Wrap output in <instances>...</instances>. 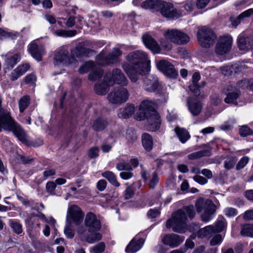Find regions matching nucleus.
I'll list each match as a JSON object with an SVG mask.
<instances>
[{
    "mask_svg": "<svg viewBox=\"0 0 253 253\" xmlns=\"http://www.w3.org/2000/svg\"><path fill=\"white\" fill-rule=\"evenodd\" d=\"M196 215L194 206L192 205L184 206L172 214V218L167 220L166 226L168 228L172 227L174 232L183 233L185 232L187 216L193 218Z\"/></svg>",
    "mask_w": 253,
    "mask_h": 253,
    "instance_id": "nucleus-1",
    "label": "nucleus"
},
{
    "mask_svg": "<svg viewBox=\"0 0 253 253\" xmlns=\"http://www.w3.org/2000/svg\"><path fill=\"white\" fill-rule=\"evenodd\" d=\"M153 106L154 104L151 101L146 100L142 101L135 119L139 121L146 119L148 122L149 130L155 131L159 129L161 121L160 116Z\"/></svg>",
    "mask_w": 253,
    "mask_h": 253,
    "instance_id": "nucleus-2",
    "label": "nucleus"
},
{
    "mask_svg": "<svg viewBox=\"0 0 253 253\" xmlns=\"http://www.w3.org/2000/svg\"><path fill=\"white\" fill-rule=\"evenodd\" d=\"M2 128L12 131L22 143L27 142L26 135L23 129L13 121L9 112L3 109L0 110V132Z\"/></svg>",
    "mask_w": 253,
    "mask_h": 253,
    "instance_id": "nucleus-3",
    "label": "nucleus"
},
{
    "mask_svg": "<svg viewBox=\"0 0 253 253\" xmlns=\"http://www.w3.org/2000/svg\"><path fill=\"white\" fill-rule=\"evenodd\" d=\"M195 208L198 213L204 211L201 215V218L205 222H209L212 218L216 211V206L212 201L203 198H199L196 200Z\"/></svg>",
    "mask_w": 253,
    "mask_h": 253,
    "instance_id": "nucleus-4",
    "label": "nucleus"
},
{
    "mask_svg": "<svg viewBox=\"0 0 253 253\" xmlns=\"http://www.w3.org/2000/svg\"><path fill=\"white\" fill-rule=\"evenodd\" d=\"M122 54L123 51L120 48L115 47L108 55H106L103 51L100 52L96 57V62L98 65L101 66L116 64L120 63V57Z\"/></svg>",
    "mask_w": 253,
    "mask_h": 253,
    "instance_id": "nucleus-5",
    "label": "nucleus"
},
{
    "mask_svg": "<svg viewBox=\"0 0 253 253\" xmlns=\"http://www.w3.org/2000/svg\"><path fill=\"white\" fill-rule=\"evenodd\" d=\"M126 59L131 64V66L143 68L145 64L150 69V61L148 59L146 54L142 51L137 50L129 53L126 56Z\"/></svg>",
    "mask_w": 253,
    "mask_h": 253,
    "instance_id": "nucleus-6",
    "label": "nucleus"
},
{
    "mask_svg": "<svg viewBox=\"0 0 253 253\" xmlns=\"http://www.w3.org/2000/svg\"><path fill=\"white\" fill-rule=\"evenodd\" d=\"M129 96L128 90L123 86L114 88L107 96L109 102L113 104H121L127 101Z\"/></svg>",
    "mask_w": 253,
    "mask_h": 253,
    "instance_id": "nucleus-7",
    "label": "nucleus"
},
{
    "mask_svg": "<svg viewBox=\"0 0 253 253\" xmlns=\"http://www.w3.org/2000/svg\"><path fill=\"white\" fill-rule=\"evenodd\" d=\"M197 38L202 47L209 48L213 44L216 36L211 29L203 27L198 31Z\"/></svg>",
    "mask_w": 253,
    "mask_h": 253,
    "instance_id": "nucleus-8",
    "label": "nucleus"
},
{
    "mask_svg": "<svg viewBox=\"0 0 253 253\" xmlns=\"http://www.w3.org/2000/svg\"><path fill=\"white\" fill-rule=\"evenodd\" d=\"M105 76H106V81L112 86L116 84L122 86H125L127 85L128 84V80L120 69L114 68L112 72H107Z\"/></svg>",
    "mask_w": 253,
    "mask_h": 253,
    "instance_id": "nucleus-9",
    "label": "nucleus"
},
{
    "mask_svg": "<svg viewBox=\"0 0 253 253\" xmlns=\"http://www.w3.org/2000/svg\"><path fill=\"white\" fill-rule=\"evenodd\" d=\"M166 39L178 45L185 44L190 41L189 36L177 29H168L164 33Z\"/></svg>",
    "mask_w": 253,
    "mask_h": 253,
    "instance_id": "nucleus-10",
    "label": "nucleus"
},
{
    "mask_svg": "<svg viewBox=\"0 0 253 253\" xmlns=\"http://www.w3.org/2000/svg\"><path fill=\"white\" fill-rule=\"evenodd\" d=\"M122 67L131 81L134 83L137 81L138 75L145 74L150 70V69H149L147 65L145 64L143 68H140L131 66L128 63L124 62L122 64Z\"/></svg>",
    "mask_w": 253,
    "mask_h": 253,
    "instance_id": "nucleus-11",
    "label": "nucleus"
},
{
    "mask_svg": "<svg viewBox=\"0 0 253 253\" xmlns=\"http://www.w3.org/2000/svg\"><path fill=\"white\" fill-rule=\"evenodd\" d=\"M84 214L81 209L77 205H72L68 209L67 215V221L70 224L72 223L80 224L84 219Z\"/></svg>",
    "mask_w": 253,
    "mask_h": 253,
    "instance_id": "nucleus-12",
    "label": "nucleus"
},
{
    "mask_svg": "<svg viewBox=\"0 0 253 253\" xmlns=\"http://www.w3.org/2000/svg\"><path fill=\"white\" fill-rule=\"evenodd\" d=\"M159 4V11L164 17L168 19H173L180 16V14L174 8L172 3L160 0Z\"/></svg>",
    "mask_w": 253,
    "mask_h": 253,
    "instance_id": "nucleus-13",
    "label": "nucleus"
},
{
    "mask_svg": "<svg viewBox=\"0 0 253 253\" xmlns=\"http://www.w3.org/2000/svg\"><path fill=\"white\" fill-rule=\"evenodd\" d=\"M84 225L90 233L98 232L101 227L100 221L97 219L96 215L92 212H88L86 214Z\"/></svg>",
    "mask_w": 253,
    "mask_h": 253,
    "instance_id": "nucleus-14",
    "label": "nucleus"
},
{
    "mask_svg": "<svg viewBox=\"0 0 253 253\" xmlns=\"http://www.w3.org/2000/svg\"><path fill=\"white\" fill-rule=\"evenodd\" d=\"M232 38L230 36L227 35L220 37L215 47V51L219 55H224L229 52L231 48Z\"/></svg>",
    "mask_w": 253,
    "mask_h": 253,
    "instance_id": "nucleus-15",
    "label": "nucleus"
},
{
    "mask_svg": "<svg viewBox=\"0 0 253 253\" xmlns=\"http://www.w3.org/2000/svg\"><path fill=\"white\" fill-rule=\"evenodd\" d=\"M157 67L160 71L169 77L175 78L178 75L173 65L167 60L159 61L157 63Z\"/></svg>",
    "mask_w": 253,
    "mask_h": 253,
    "instance_id": "nucleus-16",
    "label": "nucleus"
},
{
    "mask_svg": "<svg viewBox=\"0 0 253 253\" xmlns=\"http://www.w3.org/2000/svg\"><path fill=\"white\" fill-rule=\"evenodd\" d=\"M184 236H179L175 234L166 235L162 239L164 244L173 248L179 246L184 240Z\"/></svg>",
    "mask_w": 253,
    "mask_h": 253,
    "instance_id": "nucleus-17",
    "label": "nucleus"
},
{
    "mask_svg": "<svg viewBox=\"0 0 253 253\" xmlns=\"http://www.w3.org/2000/svg\"><path fill=\"white\" fill-rule=\"evenodd\" d=\"M54 61L55 65L63 64L68 65L70 63V58L68 51L65 47H61L54 55Z\"/></svg>",
    "mask_w": 253,
    "mask_h": 253,
    "instance_id": "nucleus-18",
    "label": "nucleus"
},
{
    "mask_svg": "<svg viewBox=\"0 0 253 253\" xmlns=\"http://www.w3.org/2000/svg\"><path fill=\"white\" fill-rule=\"evenodd\" d=\"M143 86L148 92L155 91L159 86L158 79L152 75H148L143 79Z\"/></svg>",
    "mask_w": 253,
    "mask_h": 253,
    "instance_id": "nucleus-19",
    "label": "nucleus"
},
{
    "mask_svg": "<svg viewBox=\"0 0 253 253\" xmlns=\"http://www.w3.org/2000/svg\"><path fill=\"white\" fill-rule=\"evenodd\" d=\"M187 103L188 109L193 116H197L200 114L202 109L201 101L195 98L188 97Z\"/></svg>",
    "mask_w": 253,
    "mask_h": 253,
    "instance_id": "nucleus-20",
    "label": "nucleus"
},
{
    "mask_svg": "<svg viewBox=\"0 0 253 253\" xmlns=\"http://www.w3.org/2000/svg\"><path fill=\"white\" fill-rule=\"evenodd\" d=\"M142 40L145 45L154 53H159L161 47L157 42L149 35L144 34Z\"/></svg>",
    "mask_w": 253,
    "mask_h": 253,
    "instance_id": "nucleus-21",
    "label": "nucleus"
},
{
    "mask_svg": "<svg viewBox=\"0 0 253 253\" xmlns=\"http://www.w3.org/2000/svg\"><path fill=\"white\" fill-rule=\"evenodd\" d=\"M28 50L33 58L39 61L42 60V56L44 52V48L42 45H38L35 42H31Z\"/></svg>",
    "mask_w": 253,
    "mask_h": 253,
    "instance_id": "nucleus-22",
    "label": "nucleus"
},
{
    "mask_svg": "<svg viewBox=\"0 0 253 253\" xmlns=\"http://www.w3.org/2000/svg\"><path fill=\"white\" fill-rule=\"evenodd\" d=\"M135 110L133 105L127 104L125 108L119 110L118 116L120 118L127 119L134 113Z\"/></svg>",
    "mask_w": 253,
    "mask_h": 253,
    "instance_id": "nucleus-23",
    "label": "nucleus"
},
{
    "mask_svg": "<svg viewBox=\"0 0 253 253\" xmlns=\"http://www.w3.org/2000/svg\"><path fill=\"white\" fill-rule=\"evenodd\" d=\"M112 85L110 83L106 81V76L103 77V82L101 83H98L94 86V91L98 95H104L109 90V87Z\"/></svg>",
    "mask_w": 253,
    "mask_h": 253,
    "instance_id": "nucleus-24",
    "label": "nucleus"
},
{
    "mask_svg": "<svg viewBox=\"0 0 253 253\" xmlns=\"http://www.w3.org/2000/svg\"><path fill=\"white\" fill-rule=\"evenodd\" d=\"M93 52V50L84 47V42L79 43L75 48L76 56L78 57L82 56L88 57Z\"/></svg>",
    "mask_w": 253,
    "mask_h": 253,
    "instance_id": "nucleus-25",
    "label": "nucleus"
},
{
    "mask_svg": "<svg viewBox=\"0 0 253 253\" xmlns=\"http://www.w3.org/2000/svg\"><path fill=\"white\" fill-rule=\"evenodd\" d=\"M200 78L201 75L199 72L194 73L192 76V84L189 86L190 90L194 93L196 95L199 94L200 86L198 83Z\"/></svg>",
    "mask_w": 253,
    "mask_h": 253,
    "instance_id": "nucleus-26",
    "label": "nucleus"
},
{
    "mask_svg": "<svg viewBox=\"0 0 253 253\" xmlns=\"http://www.w3.org/2000/svg\"><path fill=\"white\" fill-rule=\"evenodd\" d=\"M108 125V122L106 119L99 117L94 121L92 128L96 131H100L104 129Z\"/></svg>",
    "mask_w": 253,
    "mask_h": 253,
    "instance_id": "nucleus-27",
    "label": "nucleus"
},
{
    "mask_svg": "<svg viewBox=\"0 0 253 253\" xmlns=\"http://www.w3.org/2000/svg\"><path fill=\"white\" fill-rule=\"evenodd\" d=\"M160 0H146L141 4V6L146 9H150L153 12L159 11Z\"/></svg>",
    "mask_w": 253,
    "mask_h": 253,
    "instance_id": "nucleus-28",
    "label": "nucleus"
},
{
    "mask_svg": "<svg viewBox=\"0 0 253 253\" xmlns=\"http://www.w3.org/2000/svg\"><path fill=\"white\" fill-rule=\"evenodd\" d=\"M144 243L142 239L135 241L132 240L126 249V251L127 253H134L139 250Z\"/></svg>",
    "mask_w": 253,
    "mask_h": 253,
    "instance_id": "nucleus-29",
    "label": "nucleus"
},
{
    "mask_svg": "<svg viewBox=\"0 0 253 253\" xmlns=\"http://www.w3.org/2000/svg\"><path fill=\"white\" fill-rule=\"evenodd\" d=\"M142 143L144 149L147 151H150L153 146V141L152 136L147 133L142 135Z\"/></svg>",
    "mask_w": 253,
    "mask_h": 253,
    "instance_id": "nucleus-30",
    "label": "nucleus"
},
{
    "mask_svg": "<svg viewBox=\"0 0 253 253\" xmlns=\"http://www.w3.org/2000/svg\"><path fill=\"white\" fill-rule=\"evenodd\" d=\"M216 233L213 226L208 225L204 228L200 229L198 232L200 237H211L214 234Z\"/></svg>",
    "mask_w": 253,
    "mask_h": 253,
    "instance_id": "nucleus-31",
    "label": "nucleus"
},
{
    "mask_svg": "<svg viewBox=\"0 0 253 253\" xmlns=\"http://www.w3.org/2000/svg\"><path fill=\"white\" fill-rule=\"evenodd\" d=\"M174 130L182 143H185L189 139L190 135L185 129L177 126L175 127Z\"/></svg>",
    "mask_w": 253,
    "mask_h": 253,
    "instance_id": "nucleus-32",
    "label": "nucleus"
},
{
    "mask_svg": "<svg viewBox=\"0 0 253 253\" xmlns=\"http://www.w3.org/2000/svg\"><path fill=\"white\" fill-rule=\"evenodd\" d=\"M211 155V152L210 150L205 149L188 155V158L189 160H195L203 157L210 156Z\"/></svg>",
    "mask_w": 253,
    "mask_h": 253,
    "instance_id": "nucleus-33",
    "label": "nucleus"
},
{
    "mask_svg": "<svg viewBox=\"0 0 253 253\" xmlns=\"http://www.w3.org/2000/svg\"><path fill=\"white\" fill-rule=\"evenodd\" d=\"M240 91L238 89H234L233 91L228 92L227 94L226 97L224 99V101L227 103H233L237 105L236 99L238 98L240 95Z\"/></svg>",
    "mask_w": 253,
    "mask_h": 253,
    "instance_id": "nucleus-34",
    "label": "nucleus"
},
{
    "mask_svg": "<svg viewBox=\"0 0 253 253\" xmlns=\"http://www.w3.org/2000/svg\"><path fill=\"white\" fill-rule=\"evenodd\" d=\"M102 176L106 178L109 182L116 187H119L120 183L117 181L114 173L110 171H106L102 173Z\"/></svg>",
    "mask_w": 253,
    "mask_h": 253,
    "instance_id": "nucleus-35",
    "label": "nucleus"
},
{
    "mask_svg": "<svg viewBox=\"0 0 253 253\" xmlns=\"http://www.w3.org/2000/svg\"><path fill=\"white\" fill-rule=\"evenodd\" d=\"M53 34L56 36L62 37H71L75 36L77 32L76 30H64L58 29L54 30Z\"/></svg>",
    "mask_w": 253,
    "mask_h": 253,
    "instance_id": "nucleus-36",
    "label": "nucleus"
},
{
    "mask_svg": "<svg viewBox=\"0 0 253 253\" xmlns=\"http://www.w3.org/2000/svg\"><path fill=\"white\" fill-rule=\"evenodd\" d=\"M103 75V71L100 68H96L92 70L89 74L88 79L92 82H95L99 80Z\"/></svg>",
    "mask_w": 253,
    "mask_h": 253,
    "instance_id": "nucleus-37",
    "label": "nucleus"
},
{
    "mask_svg": "<svg viewBox=\"0 0 253 253\" xmlns=\"http://www.w3.org/2000/svg\"><path fill=\"white\" fill-rule=\"evenodd\" d=\"M95 64L93 61H89L84 63L79 68V72L80 74H84L86 73L89 71L94 69Z\"/></svg>",
    "mask_w": 253,
    "mask_h": 253,
    "instance_id": "nucleus-38",
    "label": "nucleus"
},
{
    "mask_svg": "<svg viewBox=\"0 0 253 253\" xmlns=\"http://www.w3.org/2000/svg\"><path fill=\"white\" fill-rule=\"evenodd\" d=\"M126 137L128 144H132L134 142L137 138V136L134 130L132 128L127 129Z\"/></svg>",
    "mask_w": 253,
    "mask_h": 253,
    "instance_id": "nucleus-39",
    "label": "nucleus"
},
{
    "mask_svg": "<svg viewBox=\"0 0 253 253\" xmlns=\"http://www.w3.org/2000/svg\"><path fill=\"white\" fill-rule=\"evenodd\" d=\"M239 135L243 137L253 135V130L247 125H243L239 129Z\"/></svg>",
    "mask_w": 253,
    "mask_h": 253,
    "instance_id": "nucleus-40",
    "label": "nucleus"
},
{
    "mask_svg": "<svg viewBox=\"0 0 253 253\" xmlns=\"http://www.w3.org/2000/svg\"><path fill=\"white\" fill-rule=\"evenodd\" d=\"M241 234L243 236L253 237V225L247 224L243 225Z\"/></svg>",
    "mask_w": 253,
    "mask_h": 253,
    "instance_id": "nucleus-41",
    "label": "nucleus"
},
{
    "mask_svg": "<svg viewBox=\"0 0 253 253\" xmlns=\"http://www.w3.org/2000/svg\"><path fill=\"white\" fill-rule=\"evenodd\" d=\"M17 199L25 206H30L31 207L32 210H35L37 211H39V208L37 206V204L34 206V202L32 200H29L27 199L24 198L23 197L18 195Z\"/></svg>",
    "mask_w": 253,
    "mask_h": 253,
    "instance_id": "nucleus-42",
    "label": "nucleus"
},
{
    "mask_svg": "<svg viewBox=\"0 0 253 253\" xmlns=\"http://www.w3.org/2000/svg\"><path fill=\"white\" fill-rule=\"evenodd\" d=\"M30 97L29 96H24L19 101V110L23 112L30 104Z\"/></svg>",
    "mask_w": 253,
    "mask_h": 253,
    "instance_id": "nucleus-43",
    "label": "nucleus"
},
{
    "mask_svg": "<svg viewBox=\"0 0 253 253\" xmlns=\"http://www.w3.org/2000/svg\"><path fill=\"white\" fill-rule=\"evenodd\" d=\"M20 54L19 53H16L12 57L7 58L6 61L7 66L10 68H13L18 61L20 60Z\"/></svg>",
    "mask_w": 253,
    "mask_h": 253,
    "instance_id": "nucleus-44",
    "label": "nucleus"
},
{
    "mask_svg": "<svg viewBox=\"0 0 253 253\" xmlns=\"http://www.w3.org/2000/svg\"><path fill=\"white\" fill-rule=\"evenodd\" d=\"M247 39L243 37L239 36L238 39V45L241 50H247L249 49V43Z\"/></svg>",
    "mask_w": 253,
    "mask_h": 253,
    "instance_id": "nucleus-45",
    "label": "nucleus"
},
{
    "mask_svg": "<svg viewBox=\"0 0 253 253\" xmlns=\"http://www.w3.org/2000/svg\"><path fill=\"white\" fill-rule=\"evenodd\" d=\"M236 161L237 159L235 157H227L224 162V167L226 169H230L234 167Z\"/></svg>",
    "mask_w": 253,
    "mask_h": 253,
    "instance_id": "nucleus-46",
    "label": "nucleus"
},
{
    "mask_svg": "<svg viewBox=\"0 0 253 253\" xmlns=\"http://www.w3.org/2000/svg\"><path fill=\"white\" fill-rule=\"evenodd\" d=\"M102 235L100 233L97 232L86 236V241L89 244H92L102 239Z\"/></svg>",
    "mask_w": 253,
    "mask_h": 253,
    "instance_id": "nucleus-47",
    "label": "nucleus"
},
{
    "mask_svg": "<svg viewBox=\"0 0 253 253\" xmlns=\"http://www.w3.org/2000/svg\"><path fill=\"white\" fill-rule=\"evenodd\" d=\"M9 224H10V227L12 228L13 231L15 233H16L17 234H19L22 233L23 230H22V225L20 223H19L17 222H16V221H13L12 220H10Z\"/></svg>",
    "mask_w": 253,
    "mask_h": 253,
    "instance_id": "nucleus-48",
    "label": "nucleus"
},
{
    "mask_svg": "<svg viewBox=\"0 0 253 253\" xmlns=\"http://www.w3.org/2000/svg\"><path fill=\"white\" fill-rule=\"evenodd\" d=\"M116 168L119 170L131 171L132 168L129 164L126 162H120L116 165Z\"/></svg>",
    "mask_w": 253,
    "mask_h": 253,
    "instance_id": "nucleus-49",
    "label": "nucleus"
},
{
    "mask_svg": "<svg viewBox=\"0 0 253 253\" xmlns=\"http://www.w3.org/2000/svg\"><path fill=\"white\" fill-rule=\"evenodd\" d=\"M237 66L233 65L231 66H224L220 68L222 73L225 76L231 74L233 71L235 73V68Z\"/></svg>",
    "mask_w": 253,
    "mask_h": 253,
    "instance_id": "nucleus-50",
    "label": "nucleus"
},
{
    "mask_svg": "<svg viewBox=\"0 0 253 253\" xmlns=\"http://www.w3.org/2000/svg\"><path fill=\"white\" fill-rule=\"evenodd\" d=\"M249 161V158L247 156L242 158L236 166V170H239L244 168L245 166L248 164Z\"/></svg>",
    "mask_w": 253,
    "mask_h": 253,
    "instance_id": "nucleus-51",
    "label": "nucleus"
},
{
    "mask_svg": "<svg viewBox=\"0 0 253 253\" xmlns=\"http://www.w3.org/2000/svg\"><path fill=\"white\" fill-rule=\"evenodd\" d=\"M159 178L156 172H154L152 174V177L149 181V187L151 189H154L155 186L158 183Z\"/></svg>",
    "mask_w": 253,
    "mask_h": 253,
    "instance_id": "nucleus-52",
    "label": "nucleus"
},
{
    "mask_svg": "<svg viewBox=\"0 0 253 253\" xmlns=\"http://www.w3.org/2000/svg\"><path fill=\"white\" fill-rule=\"evenodd\" d=\"M225 223L223 221H217L215 224V225L213 226L214 229L216 233L222 231L224 230V228L225 227Z\"/></svg>",
    "mask_w": 253,
    "mask_h": 253,
    "instance_id": "nucleus-53",
    "label": "nucleus"
},
{
    "mask_svg": "<svg viewBox=\"0 0 253 253\" xmlns=\"http://www.w3.org/2000/svg\"><path fill=\"white\" fill-rule=\"evenodd\" d=\"M64 233L65 234L66 237L68 238L72 239L74 236V232L72 229V228L71 226V224L69 222L68 224L66 225L64 229Z\"/></svg>",
    "mask_w": 253,
    "mask_h": 253,
    "instance_id": "nucleus-54",
    "label": "nucleus"
},
{
    "mask_svg": "<svg viewBox=\"0 0 253 253\" xmlns=\"http://www.w3.org/2000/svg\"><path fill=\"white\" fill-rule=\"evenodd\" d=\"M105 245L103 242H100L92 248L94 253H102L105 250Z\"/></svg>",
    "mask_w": 253,
    "mask_h": 253,
    "instance_id": "nucleus-55",
    "label": "nucleus"
},
{
    "mask_svg": "<svg viewBox=\"0 0 253 253\" xmlns=\"http://www.w3.org/2000/svg\"><path fill=\"white\" fill-rule=\"evenodd\" d=\"M99 149L97 147H93L88 151V156L90 159H93L98 156Z\"/></svg>",
    "mask_w": 253,
    "mask_h": 253,
    "instance_id": "nucleus-56",
    "label": "nucleus"
},
{
    "mask_svg": "<svg viewBox=\"0 0 253 253\" xmlns=\"http://www.w3.org/2000/svg\"><path fill=\"white\" fill-rule=\"evenodd\" d=\"M56 187V184L53 181H49L46 184V189L47 192L51 195H55L54 190Z\"/></svg>",
    "mask_w": 253,
    "mask_h": 253,
    "instance_id": "nucleus-57",
    "label": "nucleus"
},
{
    "mask_svg": "<svg viewBox=\"0 0 253 253\" xmlns=\"http://www.w3.org/2000/svg\"><path fill=\"white\" fill-rule=\"evenodd\" d=\"M30 68V66L28 64H22L19 65L15 70V72L19 73L20 75H22L24 74Z\"/></svg>",
    "mask_w": 253,
    "mask_h": 253,
    "instance_id": "nucleus-58",
    "label": "nucleus"
},
{
    "mask_svg": "<svg viewBox=\"0 0 253 253\" xmlns=\"http://www.w3.org/2000/svg\"><path fill=\"white\" fill-rule=\"evenodd\" d=\"M222 240V238L221 235L216 234L215 235L211 240L210 245L211 246H213L218 244H220Z\"/></svg>",
    "mask_w": 253,
    "mask_h": 253,
    "instance_id": "nucleus-59",
    "label": "nucleus"
},
{
    "mask_svg": "<svg viewBox=\"0 0 253 253\" xmlns=\"http://www.w3.org/2000/svg\"><path fill=\"white\" fill-rule=\"evenodd\" d=\"M225 214L229 217L234 216L237 214V211L233 208H227L224 211Z\"/></svg>",
    "mask_w": 253,
    "mask_h": 253,
    "instance_id": "nucleus-60",
    "label": "nucleus"
},
{
    "mask_svg": "<svg viewBox=\"0 0 253 253\" xmlns=\"http://www.w3.org/2000/svg\"><path fill=\"white\" fill-rule=\"evenodd\" d=\"M193 178L196 182L201 185H204L208 182V180L206 178L199 175H195Z\"/></svg>",
    "mask_w": 253,
    "mask_h": 253,
    "instance_id": "nucleus-61",
    "label": "nucleus"
},
{
    "mask_svg": "<svg viewBox=\"0 0 253 253\" xmlns=\"http://www.w3.org/2000/svg\"><path fill=\"white\" fill-rule=\"evenodd\" d=\"M134 195V191L131 187L128 186L125 191V198L126 199H130Z\"/></svg>",
    "mask_w": 253,
    "mask_h": 253,
    "instance_id": "nucleus-62",
    "label": "nucleus"
},
{
    "mask_svg": "<svg viewBox=\"0 0 253 253\" xmlns=\"http://www.w3.org/2000/svg\"><path fill=\"white\" fill-rule=\"evenodd\" d=\"M107 182L104 179H101L97 183L96 187L98 190L103 191L106 187Z\"/></svg>",
    "mask_w": 253,
    "mask_h": 253,
    "instance_id": "nucleus-63",
    "label": "nucleus"
},
{
    "mask_svg": "<svg viewBox=\"0 0 253 253\" xmlns=\"http://www.w3.org/2000/svg\"><path fill=\"white\" fill-rule=\"evenodd\" d=\"M243 218L246 220H253V210L245 211L243 215Z\"/></svg>",
    "mask_w": 253,
    "mask_h": 253,
    "instance_id": "nucleus-64",
    "label": "nucleus"
}]
</instances>
